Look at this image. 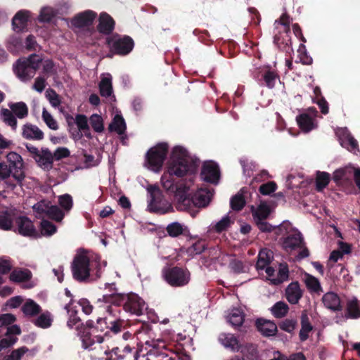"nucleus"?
<instances>
[{
    "label": "nucleus",
    "instance_id": "1",
    "mask_svg": "<svg viewBox=\"0 0 360 360\" xmlns=\"http://www.w3.org/2000/svg\"><path fill=\"white\" fill-rule=\"evenodd\" d=\"M198 164L199 160L193 158L185 148L176 146L172 148L167 167L169 177L165 179L162 176V184L167 192L174 194L176 203L181 200L184 193L189 192L190 186L183 179L175 182L172 176L183 177L193 174Z\"/></svg>",
    "mask_w": 360,
    "mask_h": 360
},
{
    "label": "nucleus",
    "instance_id": "2",
    "mask_svg": "<svg viewBox=\"0 0 360 360\" xmlns=\"http://www.w3.org/2000/svg\"><path fill=\"white\" fill-rule=\"evenodd\" d=\"M106 287L110 288V294L103 295L102 300L108 305L105 310L110 314H112V305L122 307L124 311L136 316L143 314L145 307L144 300L134 292L118 293L115 283H107Z\"/></svg>",
    "mask_w": 360,
    "mask_h": 360
},
{
    "label": "nucleus",
    "instance_id": "3",
    "mask_svg": "<svg viewBox=\"0 0 360 360\" xmlns=\"http://www.w3.org/2000/svg\"><path fill=\"white\" fill-rule=\"evenodd\" d=\"M107 318H98L96 321L88 320L80 330V338L83 347L85 349L90 348L96 342L101 343L105 338L108 336Z\"/></svg>",
    "mask_w": 360,
    "mask_h": 360
},
{
    "label": "nucleus",
    "instance_id": "4",
    "mask_svg": "<svg viewBox=\"0 0 360 360\" xmlns=\"http://www.w3.org/2000/svg\"><path fill=\"white\" fill-rule=\"evenodd\" d=\"M96 269V277H101V266L98 262H91L85 251L80 252L74 257L71 263V271L73 278L78 282H84L94 275Z\"/></svg>",
    "mask_w": 360,
    "mask_h": 360
},
{
    "label": "nucleus",
    "instance_id": "5",
    "mask_svg": "<svg viewBox=\"0 0 360 360\" xmlns=\"http://www.w3.org/2000/svg\"><path fill=\"white\" fill-rule=\"evenodd\" d=\"M212 193L207 188H200L193 195L188 192L184 193L179 203H176V208L179 211L191 212L193 207H205L211 200Z\"/></svg>",
    "mask_w": 360,
    "mask_h": 360
},
{
    "label": "nucleus",
    "instance_id": "6",
    "mask_svg": "<svg viewBox=\"0 0 360 360\" xmlns=\"http://www.w3.org/2000/svg\"><path fill=\"white\" fill-rule=\"evenodd\" d=\"M42 61L41 56L32 53L27 58H20L13 65V71L22 82L31 79L39 68Z\"/></svg>",
    "mask_w": 360,
    "mask_h": 360
},
{
    "label": "nucleus",
    "instance_id": "7",
    "mask_svg": "<svg viewBox=\"0 0 360 360\" xmlns=\"http://www.w3.org/2000/svg\"><path fill=\"white\" fill-rule=\"evenodd\" d=\"M150 195L148 210L157 214H165L174 212L172 205L165 198L162 192L157 185H150L147 188Z\"/></svg>",
    "mask_w": 360,
    "mask_h": 360
},
{
    "label": "nucleus",
    "instance_id": "8",
    "mask_svg": "<svg viewBox=\"0 0 360 360\" xmlns=\"http://www.w3.org/2000/svg\"><path fill=\"white\" fill-rule=\"evenodd\" d=\"M7 164L13 171V180H8L6 184L8 188L14 190L17 186H22V181L25 178V173L23 170V160L22 157L15 152H10L6 155Z\"/></svg>",
    "mask_w": 360,
    "mask_h": 360
},
{
    "label": "nucleus",
    "instance_id": "9",
    "mask_svg": "<svg viewBox=\"0 0 360 360\" xmlns=\"http://www.w3.org/2000/svg\"><path fill=\"white\" fill-rule=\"evenodd\" d=\"M105 44L108 46L110 53L119 56L128 55L134 47V41L131 37L128 35L120 36L118 34L108 37L105 39Z\"/></svg>",
    "mask_w": 360,
    "mask_h": 360
},
{
    "label": "nucleus",
    "instance_id": "10",
    "mask_svg": "<svg viewBox=\"0 0 360 360\" xmlns=\"http://www.w3.org/2000/svg\"><path fill=\"white\" fill-rule=\"evenodd\" d=\"M162 278L172 287H183L191 280V273L186 268L165 267L162 271Z\"/></svg>",
    "mask_w": 360,
    "mask_h": 360
},
{
    "label": "nucleus",
    "instance_id": "11",
    "mask_svg": "<svg viewBox=\"0 0 360 360\" xmlns=\"http://www.w3.org/2000/svg\"><path fill=\"white\" fill-rule=\"evenodd\" d=\"M169 151L167 143L161 142L150 148L146 155V160L153 170H159L163 165Z\"/></svg>",
    "mask_w": 360,
    "mask_h": 360
},
{
    "label": "nucleus",
    "instance_id": "12",
    "mask_svg": "<svg viewBox=\"0 0 360 360\" xmlns=\"http://www.w3.org/2000/svg\"><path fill=\"white\" fill-rule=\"evenodd\" d=\"M253 77L261 86H265L269 89H273L276 80L280 79L278 74L269 69H258L253 72Z\"/></svg>",
    "mask_w": 360,
    "mask_h": 360
},
{
    "label": "nucleus",
    "instance_id": "13",
    "mask_svg": "<svg viewBox=\"0 0 360 360\" xmlns=\"http://www.w3.org/2000/svg\"><path fill=\"white\" fill-rule=\"evenodd\" d=\"M13 231L23 236L34 238L38 236V233L33 224V222L25 216L18 215Z\"/></svg>",
    "mask_w": 360,
    "mask_h": 360
},
{
    "label": "nucleus",
    "instance_id": "14",
    "mask_svg": "<svg viewBox=\"0 0 360 360\" xmlns=\"http://www.w3.org/2000/svg\"><path fill=\"white\" fill-rule=\"evenodd\" d=\"M200 177L206 182L217 184L220 177L218 165L214 162H205L201 169Z\"/></svg>",
    "mask_w": 360,
    "mask_h": 360
},
{
    "label": "nucleus",
    "instance_id": "15",
    "mask_svg": "<svg viewBox=\"0 0 360 360\" xmlns=\"http://www.w3.org/2000/svg\"><path fill=\"white\" fill-rule=\"evenodd\" d=\"M97 16V13L91 10L79 13L72 19V25L77 28L91 26Z\"/></svg>",
    "mask_w": 360,
    "mask_h": 360
},
{
    "label": "nucleus",
    "instance_id": "16",
    "mask_svg": "<svg viewBox=\"0 0 360 360\" xmlns=\"http://www.w3.org/2000/svg\"><path fill=\"white\" fill-rule=\"evenodd\" d=\"M303 238L300 232L293 230L289 235L281 238L283 248L286 251H292L300 248Z\"/></svg>",
    "mask_w": 360,
    "mask_h": 360
},
{
    "label": "nucleus",
    "instance_id": "17",
    "mask_svg": "<svg viewBox=\"0 0 360 360\" xmlns=\"http://www.w3.org/2000/svg\"><path fill=\"white\" fill-rule=\"evenodd\" d=\"M18 215L15 211L11 209H6L0 211V229L13 231Z\"/></svg>",
    "mask_w": 360,
    "mask_h": 360
},
{
    "label": "nucleus",
    "instance_id": "18",
    "mask_svg": "<svg viewBox=\"0 0 360 360\" xmlns=\"http://www.w3.org/2000/svg\"><path fill=\"white\" fill-rule=\"evenodd\" d=\"M72 304V300H71L70 302L65 306V309L67 310L68 314L67 326L71 329L75 328L80 335V330H83L84 324L82 322L81 319L78 316V311L70 307Z\"/></svg>",
    "mask_w": 360,
    "mask_h": 360
},
{
    "label": "nucleus",
    "instance_id": "19",
    "mask_svg": "<svg viewBox=\"0 0 360 360\" xmlns=\"http://www.w3.org/2000/svg\"><path fill=\"white\" fill-rule=\"evenodd\" d=\"M290 33H283L278 31L274 37V43L283 52L290 53L292 51Z\"/></svg>",
    "mask_w": 360,
    "mask_h": 360
},
{
    "label": "nucleus",
    "instance_id": "20",
    "mask_svg": "<svg viewBox=\"0 0 360 360\" xmlns=\"http://www.w3.org/2000/svg\"><path fill=\"white\" fill-rule=\"evenodd\" d=\"M115 22L114 19L107 13H101L99 16V22L97 25V30L99 33L109 35L115 29Z\"/></svg>",
    "mask_w": 360,
    "mask_h": 360
},
{
    "label": "nucleus",
    "instance_id": "21",
    "mask_svg": "<svg viewBox=\"0 0 360 360\" xmlns=\"http://www.w3.org/2000/svg\"><path fill=\"white\" fill-rule=\"evenodd\" d=\"M285 298L291 304H296L302 297L303 292L297 281L290 283L285 288Z\"/></svg>",
    "mask_w": 360,
    "mask_h": 360
},
{
    "label": "nucleus",
    "instance_id": "22",
    "mask_svg": "<svg viewBox=\"0 0 360 360\" xmlns=\"http://www.w3.org/2000/svg\"><path fill=\"white\" fill-rule=\"evenodd\" d=\"M321 301L326 308L333 311H340L342 309L340 298L334 292L325 293L321 298Z\"/></svg>",
    "mask_w": 360,
    "mask_h": 360
},
{
    "label": "nucleus",
    "instance_id": "23",
    "mask_svg": "<svg viewBox=\"0 0 360 360\" xmlns=\"http://www.w3.org/2000/svg\"><path fill=\"white\" fill-rule=\"evenodd\" d=\"M22 136L28 140L41 141L44 139V134L37 126L26 123L22 129Z\"/></svg>",
    "mask_w": 360,
    "mask_h": 360
},
{
    "label": "nucleus",
    "instance_id": "24",
    "mask_svg": "<svg viewBox=\"0 0 360 360\" xmlns=\"http://www.w3.org/2000/svg\"><path fill=\"white\" fill-rule=\"evenodd\" d=\"M354 168L345 167L336 169L333 174V180L338 186H341L344 183H352Z\"/></svg>",
    "mask_w": 360,
    "mask_h": 360
},
{
    "label": "nucleus",
    "instance_id": "25",
    "mask_svg": "<svg viewBox=\"0 0 360 360\" xmlns=\"http://www.w3.org/2000/svg\"><path fill=\"white\" fill-rule=\"evenodd\" d=\"M30 12L25 10L16 13L12 20L13 28L15 32L24 30L27 25L30 17Z\"/></svg>",
    "mask_w": 360,
    "mask_h": 360
},
{
    "label": "nucleus",
    "instance_id": "26",
    "mask_svg": "<svg viewBox=\"0 0 360 360\" xmlns=\"http://www.w3.org/2000/svg\"><path fill=\"white\" fill-rule=\"evenodd\" d=\"M255 326L258 331L266 337L276 335L277 331V326L274 322L262 319H258L255 322Z\"/></svg>",
    "mask_w": 360,
    "mask_h": 360
},
{
    "label": "nucleus",
    "instance_id": "27",
    "mask_svg": "<svg viewBox=\"0 0 360 360\" xmlns=\"http://www.w3.org/2000/svg\"><path fill=\"white\" fill-rule=\"evenodd\" d=\"M34 160L39 167L44 169H50L53 167V155L49 148H41Z\"/></svg>",
    "mask_w": 360,
    "mask_h": 360
},
{
    "label": "nucleus",
    "instance_id": "28",
    "mask_svg": "<svg viewBox=\"0 0 360 360\" xmlns=\"http://www.w3.org/2000/svg\"><path fill=\"white\" fill-rule=\"evenodd\" d=\"M251 211L254 221L259 220H266L271 212L269 205L264 201H262L257 208H255L254 206H252Z\"/></svg>",
    "mask_w": 360,
    "mask_h": 360
},
{
    "label": "nucleus",
    "instance_id": "29",
    "mask_svg": "<svg viewBox=\"0 0 360 360\" xmlns=\"http://www.w3.org/2000/svg\"><path fill=\"white\" fill-rule=\"evenodd\" d=\"M296 121L300 129L304 132H309L316 127L314 119L307 113H302L297 115Z\"/></svg>",
    "mask_w": 360,
    "mask_h": 360
},
{
    "label": "nucleus",
    "instance_id": "30",
    "mask_svg": "<svg viewBox=\"0 0 360 360\" xmlns=\"http://www.w3.org/2000/svg\"><path fill=\"white\" fill-rule=\"evenodd\" d=\"M313 330L309 316L305 311L301 315V329L300 330L299 337L302 342L307 340L309 338V333Z\"/></svg>",
    "mask_w": 360,
    "mask_h": 360
},
{
    "label": "nucleus",
    "instance_id": "31",
    "mask_svg": "<svg viewBox=\"0 0 360 360\" xmlns=\"http://www.w3.org/2000/svg\"><path fill=\"white\" fill-rule=\"evenodd\" d=\"M247 192V188H243L240 189V192L231 198L230 206L233 210L238 212L244 208L246 202L243 194Z\"/></svg>",
    "mask_w": 360,
    "mask_h": 360
},
{
    "label": "nucleus",
    "instance_id": "32",
    "mask_svg": "<svg viewBox=\"0 0 360 360\" xmlns=\"http://www.w3.org/2000/svg\"><path fill=\"white\" fill-rule=\"evenodd\" d=\"M341 146L355 155L359 152L357 141L349 133H346L341 138Z\"/></svg>",
    "mask_w": 360,
    "mask_h": 360
},
{
    "label": "nucleus",
    "instance_id": "33",
    "mask_svg": "<svg viewBox=\"0 0 360 360\" xmlns=\"http://www.w3.org/2000/svg\"><path fill=\"white\" fill-rule=\"evenodd\" d=\"M8 107L13 114L19 119H24L28 115V107L22 101L8 103Z\"/></svg>",
    "mask_w": 360,
    "mask_h": 360
},
{
    "label": "nucleus",
    "instance_id": "34",
    "mask_svg": "<svg viewBox=\"0 0 360 360\" xmlns=\"http://www.w3.org/2000/svg\"><path fill=\"white\" fill-rule=\"evenodd\" d=\"M273 257V252L266 249H264L259 251L258 255V259L255 265L257 270H263L266 266H268Z\"/></svg>",
    "mask_w": 360,
    "mask_h": 360
},
{
    "label": "nucleus",
    "instance_id": "35",
    "mask_svg": "<svg viewBox=\"0 0 360 360\" xmlns=\"http://www.w3.org/2000/svg\"><path fill=\"white\" fill-rule=\"evenodd\" d=\"M345 317L347 319H358L360 317V307L359 300L354 297L347 302V314Z\"/></svg>",
    "mask_w": 360,
    "mask_h": 360
},
{
    "label": "nucleus",
    "instance_id": "36",
    "mask_svg": "<svg viewBox=\"0 0 360 360\" xmlns=\"http://www.w3.org/2000/svg\"><path fill=\"white\" fill-rule=\"evenodd\" d=\"M32 273L28 269L13 270L9 276L11 281L15 283L26 282L31 279Z\"/></svg>",
    "mask_w": 360,
    "mask_h": 360
},
{
    "label": "nucleus",
    "instance_id": "37",
    "mask_svg": "<svg viewBox=\"0 0 360 360\" xmlns=\"http://www.w3.org/2000/svg\"><path fill=\"white\" fill-rule=\"evenodd\" d=\"M108 129L110 131H115L119 135L124 134L127 129L124 118L120 115H115Z\"/></svg>",
    "mask_w": 360,
    "mask_h": 360
},
{
    "label": "nucleus",
    "instance_id": "38",
    "mask_svg": "<svg viewBox=\"0 0 360 360\" xmlns=\"http://www.w3.org/2000/svg\"><path fill=\"white\" fill-rule=\"evenodd\" d=\"M21 310L25 316H34L41 312V309L35 302L29 300L23 304Z\"/></svg>",
    "mask_w": 360,
    "mask_h": 360
},
{
    "label": "nucleus",
    "instance_id": "39",
    "mask_svg": "<svg viewBox=\"0 0 360 360\" xmlns=\"http://www.w3.org/2000/svg\"><path fill=\"white\" fill-rule=\"evenodd\" d=\"M219 341L226 348H229L232 351L238 349V340L233 335L221 334L219 337Z\"/></svg>",
    "mask_w": 360,
    "mask_h": 360
},
{
    "label": "nucleus",
    "instance_id": "40",
    "mask_svg": "<svg viewBox=\"0 0 360 360\" xmlns=\"http://www.w3.org/2000/svg\"><path fill=\"white\" fill-rule=\"evenodd\" d=\"M330 175L326 172L318 171L316 178V189L317 191H322L329 184Z\"/></svg>",
    "mask_w": 360,
    "mask_h": 360
},
{
    "label": "nucleus",
    "instance_id": "41",
    "mask_svg": "<svg viewBox=\"0 0 360 360\" xmlns=\"http://www.w3.org/2000/svg\"><path fill=\"white\" fill-rule=\"evenodd\" d=\"M305 283L307 289L311 292H316L320 294L323 292L322 287L318 278L308 274L306 277Z\"/></svg>",
    "mask_w": 360,
    "mask_h": 360
},
{
    "label": "nucleus",
    "instance_id": "42",
    "mask_svg": "<svg viewBox=\"0 0 360 360\" xmlns=\"http://www.w3.org/2000/svg\"><path fill=\"white\" fill-rule=\"evenodd\" d=\"M245 320L244 313L238 309L232 310L229 317V323L235 327L241 326Z\"/></svg>",
    "mask_w": 360,
    "mask_h": 360
},
{
    "label": "nucleus",
    "instance_id": "43",
    "mask_svg": "<svg viewBox=\"0 0 360 360\" xmlns=\"http://www.w3.org/2000/svg\"><path fill=\"white\" fill-rule=\"evenodd\" d=\"M1 117L3 121L8 126H10L12 129L15 130L17 128V120L16 117L13 114V112L6 108H2L1 111Z\"/></svg>",
    "mask_w": 360,
    "mask_h": 360
},
{
    "label": "nucleus",
    "instance_id": "44",
    "mask_svg": "<svg viewBox=\"0 0 360 360\" xmlns=\"http://www.w3.org/2000/svg\"><path fill=\"white\" fill-rule=\"evenodd\" d=\"M99 91L101 96L109 97L112 93V86L111 79L104 77L99 83Z\"/></svg>",
    "mask_w": 360,
    "mask_h": 360
},
{
    "label": "nucleus",
    "instance_id": "45",
    "mask_svg": "<svg viewBox=\"0 0 360 360\" xmlns=\"http://www.w3.org/2000/svg\"><path fill=\"white\" fill-rule=\"evenodd\" d=\"M288 305L281 301L276 302L271 308L273 315L278 319L284 317L288 312Z\"/></svg>",
    "mask_w": 360,
    "mask_h": 360
},
{
    "label": "nucleus",
    "instance_id": "46",
    "mask_svg": "<svg viewBox=\"0 0 360 360\" xmlns=\"http://www.w3.org/2000/svg\"><path fill=\"white\" fill-rule=\"evenodd\" d=\"M34 323L37 327L41 328H49L52 323V319L51 318L50 313L46 312L40 314L38 318L34 321Z\"/></svg>",
    "mask_w": 360,
    "mask_h": 360
},
{
    "label": "nucleus",
    "instance_id": "47",
    "mask_svg": "<svg viewBox=\"0 0 360 360\" xmlns=\"http://www.w3.org/2000/svg\"><path fill=\"white\" fill-rule=\"evenodd\" d=\"M294 229L292 227V224L289 221H283L282 224L277 226H274V231L276 236H281L283 238V237L289 235Z\"/></svg>",
    "mask_w": 360,
    "mask_h": 360
},
{
    "label": "nucleus",
    "instance_id": "48",
    "mask_svg": "<svg viewBox=\"0 0 360 360\" xmlns=\"http://www.w3.org/2000/svg\"><path fill=\"white\" fill-rule=\"evenodd\" d=\"M75 123L79 131H82L85 133V136L91 137L90 134H86V131H89V127L88 124V120L86 115L78 114L75 117Z\"/></svg>",
    "mask_w": 360,
    "mask_h": 360
},
{
    "label": "nucleus",
    "instance_id": "49",
    "mask_svg": "<svg viewBox=\"0 0 360 360\" xmlns=\"http://www.w3.org/2000/svg\"><path fill=\"white\" fill-rule=\"evenodd\" d=\"M41 233L45 236H50L56 232V226L48 220H42L41 222Z\"/></svg>",
    "mask_w": 360,
    "mask_h": 360
},
{
    "label": "nucleus",
    "instance_id": "50",
    "mask_svg": "<svg viewBox=\"0 0 360 360\" xmlns=\"http://www.w3.org/2000/svg\"><path fill=\"white\" fill-rule=\"evenodd\" d=\"M289 277V269L287 264H281L278 272V276L274 279V283L279 284L285 281H287Z\"/></svg>",
    "mask_w": 360,
    "mask_h": 360
},
{
    "label": "nucleus",
    "instance_id": "51",
    "mask_svg": "<svg viewBox=\"0 0 360 360\" xmlns=\"http://www.w3.org/2000/svg\"><path fill=\"white\" fill-rule=\"evenodd\" d=\"M166 231L171 237H178L183 233L184 229L179 222H173L167 225Z\"/></svg>",
    "mask_w": 360,
    "mask_h": 360
},
{
    "label": "nucleus",
    "instance_id": "52",
    "mask_svg": "<svg viewBox=\"0 0 360 360\" xmlns=\"http://www.w3.org/2000/svg\"><path fill=\"white\" fill-rule=\"evenodd\" d=\"M90 123L93 129L98 133H101L104 129L103 121L101 115L93 114L90 117Z\"/></svg>",
    "mask_w": 360,
    "mask_h": 360
},
{
    "label": "nucleus",
    "instance_id": "53",
    "mask_svg": "<svg viewBox=\"0 0 360 360\" xmlns=\"http://www.w3.org/2000/svg\"><path fill=\"white\" fill-rule=\"evenodd\" d=\"M147 355L148 356L160 357V360H176V356L174 357L169 356L162 350H160L157 348L155 345H153V348L148 352Z\"/></svg>",
    "mask_w": 360,
    "mask_h": 360
},
{
    "label": "nucleus",
    "instance_id": "54",
    "mask_svg": "<svg viewBox=\"0 0 360 360\" xmlns=\"http://www.w3.org/2000/svg\"><path fill=\"white\" fill-rule=\"evenodd\" d=\"M46 216L56 221H60L64 217V213L57 205H51Z\"/></svg>",
    "mask_w": 360,
    "mask_h": 360
},
{
    "label": "nucleus",
    "instance_id": "55",
    "mask_svg": "<svg viewBox=\"0 0 360 360\" xmlns=\"http://www.w3.org/2000/svg\"><path fill=\"white\" fill-rule=\"evenodd\" d=\"M242 353L248 360H257L259 357L257 349L254 345H246Z\"/></svg>",
    "mask_w": 360,
    "mask_h": 360
},
{
    "label": "nucleus",
    "instance_id": "56",
    "mask_svg": "<svg viewBox=\"0 0 360 360\" xmlns=\"http://www.w3.org/2000/svg\"><path fill=\"white\" fill-rule=\"evenodd\" d=\"M292 20L287 13H284L275 21V24L278 23L283 26V29L281 30L283 33H290V25Z\"/></svg>",
    "mask_w": 360,
    "mask_h": 360
},
{
    "label": "nucleus",
    "instance_id": "57",
    "mask_svg": "<svg viewBox=\"0 0 360 360\" xmlns=\"http://www.w3.org/2000/svg\"><path fill=\"white\" fill-rule=\"evenodd\" d=\"M42 119L46 124L53 130H57L58 129V124L56 120L53 117V116L44 108L42 110Z\"/></svg>",
    "mask_w": 360,
    "mask_h": 360
},
{
    "label": "nucleus",
    "instance_id": "58",
    "mask_svg": "<svg viewBox=\"0 0 360 360\" xmlns=\"http://www.w3.org/2000/svg\"><path fill=\"white\" fill-rule=\"evenodd\" d=\"M51 202L48 200H41L34 205L32 207L34 211L37 212L39 214H44L46 216L49 209L51 207Z\"/></svg>",
    "mask_w": 360,
    "mask_h": 360
},
{
    "label": "nucleus",
    "instance_id": "59",
    "mask_svg": "<svg viewBox=\"0 0 360 360\" xmlns=\"http://www.w3.org/2000/svg\"><path fill=\"white\" fill-rule=\"evenodd\" d=\"M123 323L124 321L120 319L108 321V329L106 330H108V333L112 332L114 334H117L122 331Z\"/></svg>",
    "mask_w": 360,
    "mask_h": 360
},
{
    "label": "nucleus",
    "instance_id": "60",
    "mask_svg": "<svg viewBox=\"0 0 360 360\" xmlns=\"http://www.w3.org/2000/svg\"><path fill=\"white\" fill-rule=\"evenodd\" d=\"M299 52V58L300 63L305 65H309L312 64L313 59L307 53L306 47L303 44H301L298 49Z\"/></svg>",
    "mask_w": 360,
    "mask_h": 360
},
{
    "label": "nucleus",
    "instance_id": "61",
    "mask_svg": "<svg viewBox=\"0 0 360 360\" xmlns=\"http://www.w3.org/2000/svg\"><path fill=\"white\" fill-rule=\"evenodd\" d=\"M13 171L8 166L6 162H0V179L5 181L11 180L10 176L13 177Z\"/></svg>",
    "mask_w": 360,
    "mask_h": 360
},
{
    "label": "nucleus",
    "instance_id": "62",
    "mask_svg": "<svg viewBox=\"0 0 360 360\" xmlns=\"http://www.w3.org/2000/svg\"><path fill=\"white\" fill-rule=\"evenodd\" d=\"M207 247L205 240H199L194 243L189 248L188 252L190 254L199 255L201 254Z\"/></svg>",
    "mask_w": 360,
    "mask_h": 360
},
{
    "label": "nucleus",
    "instance_id": "63",
    "mask_svg": "<svg viewBox=\"0 0 360 360\" xmlns=\"http://www.w3.org/2000/svg\"><path fill=\"white\" fill-rule=\"evenodd\" d=\"M53 11L50 8H43L39 15L38 20L41 22H50L54 17Z\"/></svg>",
    "mask_w": 360,
    "mask_h": 360
},
{
    "label": "nucleus",
    "instance_id": "64",
    "mask_svg": "<svg viewBox=\"0 0 360 360\" xmlns=\"http://www.w3.org/2000/svg\"><path fill=\"white\" fill-rule=\"evenodd\" d=\"M28 351L26 347H22L13 350L10 355L4 358L3 360H20L21 357Z\"/></svg>",
    "mask_w": 360,
    "mask_h": 360
}]
</instances>
